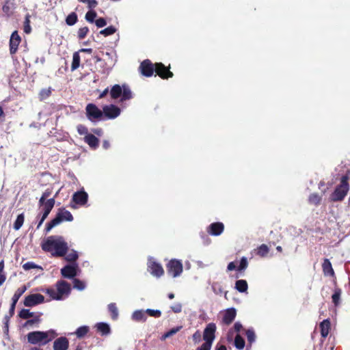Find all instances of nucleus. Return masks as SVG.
I'll return each instance as SVG.
<instances>
[{"mask_svg": "<svg viewBox=\"0 0 350 350\" xmlns=\"http://www.w3.org/2000/svg\"><path fill=\"white\" fill-rule=\"evenodd\" d=\"M212 345L208 343H203L201 347L198 348L196 350H211Z\"/></svg>", "mask_w": 350, "mask_h": 350, "instance_id": "58", "label": "nucleus"}, {"mask_svg": "<svg viewBox=\"0 0 350 350\" xmlns=\"http://www.w3.org/2000/svg\"><path fill=\"white\" fill-rule=\"evenodd\" d=\"M77 14L74 12L70 14L66 19V22L68 25H73L77 23Z\"/></svg>", "mask_w": 350, "mask_h": 350, "instance_id": "44", "label": "nucleus"}, {"mask_svg": "<svg viewBox=\"0 0 350 350\" xmlns=\"http://www.w3.org/2000/svg\"><path fill=\"white\" fill-rule=\"evenodd\" d=\"M95 24L98 28H100L105 27L107 25V21L103 18H99L95 21Z\"/></svg>", "mask_w": 350, "mask_h": 350, "instance_id": "52", "label": "nucleus"}, {"mask_svg": "<svg viewBox=\"0 0 350 350\" xmlns=\"http://www.w3.org/2000/svg\"><path fill=\"white\" fill-rule=\"evenodd\" d=\"M234 340V345L235 347L239 350H242L245 347V340L240 334H236Z\"/></svg>", "mask_w": 350, "mask_h": 350, "instance_id": "25", "label": "nucleus"}, {"mask_svg": "<svg viewBox=\"0 0 350 350\" xmlns=\"http://www.w3.org/2000/svg\"><path fill=\"white\" fill-rule=\"evenodd\" d=\"M26 290L27 287L25 286L18 288L14 294L12 300L14 301V302H17L20 297L25 292Z\"/></svg>", "mask_w": 350, "mask_h": 350, "instance_id": "31", "label": "nucleus"}, {"mask_svg": "<svg viewBox=\"0 0 350 350\" xmlns=\"http://www.w3.org/2000/svg\"><path fill=\"white\" fill-rule=\"evenodd\" d=\"M116 31V28L113 26H109L100 31V34L103 35L104 36H108L113 34Z\"/></svg>", "mask_w": 350, "mask_h": 350, "instance_id": "39", "label": "nucleus"}, {"mask_svg": "<svg viewBox=\"0 0 350 350\" xmlns=\"http://www.w3.org/2000/svg\"><path fill=\"white\" fill-rule=\"evenodd\" d=\"M79 267L77 263L68 265L61 269V273L63 277L66 278H72L77 275Z\"/></svg>", "mask_w": 350, "mask_h": 350, "instance_id": "13", "label": "nucleus"}, {"mask_svg": "<svg viewBox=\"0 0 350 350\" xmlns=\"http://www.w3.org/2000/svg\"><path fill=\"white\" fill-rule=\"evenodd\" d=\"M88 327L81 326L77 329L75 334L79 338H81L85 336L88 332Z\"/></svg>", "mask_w": 350, "mask_h": 350, "instance_id": "45", "label": "nucleus"}, {"mask_svg": "<svg viewBox=\"0 0 350 350\" xmlns=\"http://www.w3.org/2000/svg\"><path fill=\"white\" fill-rule=\"evenodd\" d=\"M182 328L181 326H178V327H174L172 329H171L170 331H168L167 332H166L165 334H164L161 339L162 340H165L166 338L173 336L174 334H176L178 332H179L180 330V329Z\"/></svg>", "mask_w": 350, "mask_h": 350, "instance_id": "33", "label": "nucleus"}, {"mask_svg": "<svg viewBox=\"0 0 350 350\" xmlns=\"http://www.w3.org/2000/svg\"><path fill=\"white\" fill-rule=\"evenodd\" d=\"M122 87L119 85H113L110 91V95L112 98L116 99L122 95Z\"/></svg>", "mask_w": 350, "mask_h": 350, "instance_id": "27", "label": "nucleus"}, {"mask_svg": "<svg viewBox=\"0 0 350 350\" xmlns=\"http://www.w3.org/2000/svg\"><path fill=\"white\" fill-rule=\"evenodd\" d=\"M235 268H236V265H235V264H234V262H230V263L228 264V267H227V269H228V271H232V270H234Z\"/></svg>", "mask_w": 350, "mask_h": 350, "instance_id": "62", "label": "nucleus"}, {"mask_svg": "<svg viewBox=\"0 0 350 350\" xmlns=\"http://www.w3.org/2000/svg\"><path fill=\"white\" fill-rule=\"evenodd\" d=\"M349 189V185L348 183V178L347 176H342L341 178L340 184L336 188L334 192L331 196L332 200H342L347 195Z\"/></svg>", "mask_w": 350, "mask_h": 350, "instance_id": "6", "label": "nucleus"}, {"mask_svg": "<svg viewBox=\"0 0 350 350\" xmlns=\"http://www.w3.org/2000/svg\"><path fill=\"white\" fill-rule=\"evenodd\" d=\"M74 288L79 290L83 291L85 288L86 284L83 281H81L79 279H75L73 280Z\"/></svg>", "mask_w": 350, "mask_h": 350, "instance_id": "40", "label": "nucleus"}, {"mask_svg": "<svg viewBox=\"0 0 350 350\" xmlns=\"http://www.w3.org/2000/svg\"><path fill=\"white\" fill-rule=\"evenodd\" d=\"M146 314L154 318H159L161 316V311L159 310L146 309Z\"/></svg>", "mask_w": 350, "mask_h": 350, "instance_id": "46", "label": "nucleus"}, {"mask_svg": "<svg viewBox=\"0 0 350 350\" xmlns=\"http://www.w3.org/2000/svg\"><path fill=\"white\" fill-rule=\"evenodd\" d=\"M77 131L80 135H87L88 134V129L85 126L79 125L77 126Z\"/></svg>", "mask_w": 350, "mask_h": 350, "instance_id": "56", "label": "nucleus"}, {"mask_svg": "<svg viewBox=\"0 0 350 350\" xmlns=\"http://www.w3.org/2000/svg\"><path fill=\"white\" fill-rule=\"evenodd\" d=\"M247 267V258L245 257H243L241 260L240 265L239 266V270H243L246 269Z\"/></svg>", "mask_w": 350, "mask_h": 350, "instance_id": "54", "label": "nucleus"}, {"mask_svg": "<svg viewBox=\"0 0 350 350\" xmlns=\"http://www.w3.org/2000/svg\"><path fill=\"white\" fill-rule=\"evenodd\" d=\"M86 113L90 120L100 118L103 111L100 110L95 105L88 104L86 107Z\"/></svg>", "mask_w": 350, "mask_h": 350, "instance_id": "12", "label": "nucleus"}, {"mask_svg": "<svg viewBox=\"0 0 350 350\" xmlns=\"http://www.w3.org/2000/svg\"><path fill=\"white\" fill-rule=\"evenodd\" d=\"M212 289L213 292L217 295H221L224 293L222 286L219 282H214L212 284ZM225 297H226L227 292H224Z\"/></svg>", "mask_w": 350, "mask_h": 350, "instance_id": "30", "label": "nucleus"}, {"mask_svg": "<svg viewBox=\"0 0 350 350\" xmlns=\"http://www.w3.org/2000/svg\"><path fill=\"white\" fill-rule=\"evenodd\" d=\"M89 31V29L87 27H81L78 31V37L79 39L84 38Z\"/></svg>", "mask_w": 350, "mask_h": 350, "instance_id": "51", "label": "nucleus"}, {"mask_svg": "<svg viewBox=\"0 0 350 350\" xmlns=\"http://www.w3.org/2000/svg\"><path fill=\"white\" fill-rule=\"evenodd\" d=\"M243 329V325L240 322H236L233 327L230 328L227 334V340L228 342H232L233 340L234 334H239L240 332Z\"/></svg>", "mask_w": 350, "mask_h": 350, "instance_id": "19", "label": "nucleus"}, {"mask_svg": "<svg viewBox=\"0 0 350 350\" xmlns=\"http://www.w3.org/2000/svg\"><path fill=\"white\" fill-rule=\"evenodd\" d=\"M148 269L155 277H160L164 273L163 269L161 265L156 262L152 258H149L148 260Z\"/></svg>", "mask_w": 350, "mask_h": 350, "instance_id": "11", "label": "nucleus"}, {"mask_svg": "<svg viewBox=\"0 0 350 350\" xmlns=\"http://www.w3.org/2000/svg\"><path fill=\"white\" fill-rule=\"evenodd\" d=\"M54 204H55V199L54 198L49 199L44 204V206H43L44 211H45L46 212L50 213L51 211L52 210V208H53Z\"/></svg>", "mask_w": 350, "mask_h": 350, "instance_id": "38", "label": "nucleus"}, {"mask_svg": "<svg viewBox=\"0 0 350 350\" xmlns=\"http://www.w3.org/2000/svg\"><path fill=\"white\" fill-rule=\"evenodd\" d=\"M321 198L317 193H312L309 197V202L313 204H319L321 202Z\"/></svg>", "mask_w": 350, "mask_h": 350, "instance_id": "47", "label": "nucleus"}, {"mask_svg": "<svg viewBox=\"0 0 350 350\" xmlns=\"http://www.w3.org/2000/svg\"><path fill=\"white\" fill-rule=\"evenodd\" d=\"M96 17V13L94 11H89L85 14V19L89 23H93Z\"/></svg>", "mask_w": 350, "mask_h": 350, "instance_id": "50", "label": "nucleus"}, {"mask_svg": "<svg viewBox=\"0 0 350 350\" xmlns=\"http://www.w3.org/2000/svg\"><path fill=\"white\" fill-rule=\"evenodd\" d=\"M5 280V275L4 273H0V286H1Z\"/></svg>", "mask_w": 350, "mask_h": 350, "instance_id": "63", "label": "nucleus"}, {"mask_svg": "<svg viewBox=\"0 0 350 350\" xmlns=\"http://www.w3.org/2000/svg\"><path fill=\"white\" fill-rule=\"evenodd\" d=\"M84 139L91 148H96L98 146V139L92 134H87Z\"/></svg>", "mask_w": 350, "mask_h": 350, "instance_id": "23", "label": "nucleus"}, {"mask_svg": "<svg viewBox=\"0 0 350 350\" xmlns=\"http://www.w3.org/2000/svg\"><path fill=\"white\" fill-rule=\"evenodd\" d=\"M269 252V247L265 245L262 244L257 249V254L258 255L264 257Z\"/></svg>", "mask_w": 350, "mask_h": 350, "instance_id": "42", "label": "nucleus"}, {"mask_svg": "<svg viewBox=\"0 0 350 350\" xmlns=\"http://www.w3.org/2000/svg\"><path fill=\"white\" fill-rule=\"evenodd\" d=\"M167 273L173 278L179 276L183 272V265L180 261L172 260L167 266Z\"/></svg>", "mask_w": 350, "mask_h": 350, "instance_id": "8", "label": "nucleus"}, {"mask_svg": "<svg viewBox=\"0 0 350 350\" xmlns=\"http://www.w3.org/2000/svg\"><path fill=\"white\" fill-rule=\"evenodd\" d=\"M81 1L87 3L90 8H95L97 5L96 0H81Z\"/></svg>", "mask_w": 350, "mask_h": 350, "instance_id": "55", "label": "nucleus"}, {"mask_svg": "<svg viewBox=\"0 0 350 350\" xmlns=\"http://www.w3.org/2000/svg\"><path fill=\"white\" fill-rule=\"evenodd\" d=\"M31 31V28L30 26V20H29V15H27L25 16V20L24 23V31L26 33H29Z\"/></svg>", "mask_w": 350, "mask_h": 350, "instance_id": "49", "label": "nucleus"}, {"mask_svg": "<svg viewBox=\"0 0 350 350\" xmlns=\"http://www.w3.org/2000/svg\"><path fill=\"white\" fill-rule=\"evenodd\" d=\"M24 223V215L23 214H20L18 215L14 224V228L16 230H19L21 226H23Z\"/></svg>", "mask_w": 350, "mask_h": 350, "instance_id": "37", "label": "nucleus"}, {"mask_svg": "<svg viewBox=\"0 0 350 350\" xmlns=\"http://www.w3.org/2000/svg\"><path fill=\"white\" fill-rule=\"evenodd\" d=\"M237 311L234 308L227 309L223 316L222 322L226 325L230 324L235 319Z\"/></svg>", "mask_w": 350, "mask_h": 350, "instance_id": "16", "label": "nucleus"}, {"mask_svg": "<svg viewBox=\"0 0 350 350\" xmlns=\"http://www.w3.org/2000/svg\"><path fill=\"white\" fill-rule=\"evenodd\" d=\"M16 303L17 302H14V301H12V303L10 308V316L9 317H12L14 315Z\"/></svg>", "mask_w": 350, "mask_h": 350, "instance_id": "60", "label": "nucleus"}, {"mask_svg": "<svg viewBox=\"0 0 350 350\" xmlns=\"http://www.w3.org/2000/svg\"><path fill=\"white\" fill-rule=\"evenodd\" d=\"M103 111L109 119H114L120 114V109L113 105L104 106Z\"/></svg>", "mask_w": 350, "mask_h": 350, "instance_id": "14", "label": "nucleus"}, {"mask_svg": "<svg viewBox=\"0 0 350 350\" xmlns=\"http://www.w3.org/2000/svg\"><path fill=\"white\" fill-rule=\"evenodd\" d=\"M96 327L102 335H108L111 332L109 325L106 323H98L96 325Z\"/></svg>", "mask_w": 350, "mask_h": 350, "instance_id": "24", "label": "nucleus"}, {"mask_svg": "<svg viewBox=\"0 0 350 350\" xmlns=\"http://www.w3.org/2000/svg\"><path fill=\"white\" fill-rule=\"evenodd\" d=\"M247 283L245 280H239L235 283V288L241 293L247 292Z\"/></svg>", "mask_w": 350, "mask_h": 350, "instance_id": "26", "label": "nucleus"}, {"mask_svg": "<svg viewBox=\"0 0 350 350\" xmlns=\"http://www.w3.org/2000/svg\"><path fill=\"white\" fill-rule=\"evenodd\" d=\"M108 310L111 313V319L113 320H116L118 317V308L114 303H111L108 305Z\"/></svg>", "mask_w": 350, "mask_h": 350, "instance_id": "28", "label": "nucleus"}, {"mask_svg": "<svg viewBox=\"0 0 350 350\" xmlns=\"http://www.w3.org/2000/svg\"><path fill=\"white\" fill-rule=\"evenodd\" d=\"M19 317L21 319H27L29 318L34 317L33 312H30L29 310L23 309L19 313Z\"/></svg>", "mask_w": 350, "mask_h": 350, "instance_id": "41", "label": "nucleus"}, {"mask_svg": "<svg viewBox=\"0 0 350 350\" xmlns=\"http://www.w3.org/2000/svg\"><path fill=\"white\" fill-rule=\"evenodd\" d=\"M78 256H79L77 251L72 250L66 256L65 259L69 262H75L76 260L78 258Z\"/></svg>", "mask_w": 350, "mask_h": 350, "instance_id": "43", "label": "nucleus"}, {"mask_svg": "<svg viewBox=\"0 0 350 350\" xmlns=\"http://www.w3.org/2000/svg\"><path fill=\"white\" fill-rule=\"evenodd\" d=\"M80 65V55L79 52L74 53L72 55V62L71 65V70H75L79 67Z\"/></svg>", "mask_w": 350, "mask_h": 350, "instance_id": "29", "label": "nucleus"}, {"mask_svg": "<svg viewBox=\"0 0 350 350\" xmlns=\"http://www.w3.org/2000/svg\"><path fill=\"white\" fill-rule=\"evenodd\" d=\"M51 94V89L50 88L43 89L40 92V98L41 100H44L48 98Z\"/></svg>", "mask_w": 350, "mask_h": 350, "instance_id": "48", "label": "nucleus"}, {"mask_svg": "<svg viewBox=\"0 0 350 350\" xmlns=\"http://www.w3.org/2000/svg\"><path fill=\"white\" fill-rule=\"evenodd\" d=\"M21 42V38L18 36L17 31H14L12 33L10 41V53H14L18 48V46Z\"/></svg>", "mask_w": 350, "mask_h": 350, "instance_id": "18", "label": "nucleus"}, {"mask_svg": "<svg viewBox=\"0 0 350 350\" xmlns=\"http://www.w3.org/2000/svg\"><path fill=\"white\" fill-rule=\"evenodd\" d=\"M131 319L134 321L139 322H145L147 320V316L146 310H135L131 314Z\"/></svg>", "mask_w": 350, "mask_h": 350, "instance_id": "20", "label": "nucleus"}, {"mask_svg": "<svg viewBox=\"0 0 350 350\" xmlns=\"http://www.w3.org/2000/svg\"><path fill=\"white\" fill-rule=\"evenodd\" d=\"M88 195L84 191L75 192L72 198V203L70 206L72 208H77V205L83 206L88 202Z\"/></svg>", "mask_w": 350, "mask_h": 350, "instance_id": "7", "label": "nucleus"}, {"mask_svg": "<svg viewBox=\"0 0 350 350\" xmlns=\"http://www.w3.org/2000/svg\"><path fill=\"white\" fill-rule=\"evenodd\" d=\"M193 338L196 342H198L200 339V334L197 332L193 335Z\"/></svg>", "mask_w": 350, "mask_h": 350, "instance_id": "61", "label": "nucleus"}, {"mask_svg": "<svg viewBox=\"0 0 350 350\" xmlns=\"http://www.w3.org/2000/svg\"><path fill=\"white\" fill-rule=\"evenodd\" d=\"M224 229V226L221 222H216L211 224L208 228V232L213 236L220 235Z\"/></svg>", "mask_w": 350, "mask_h": 350, "instance_id": "15", "label": "nucleus"}, {"mask_svg": "<svg viewBox=\"0 0 350 350\" xmlns=\"http://www.w3.org/2000/svg\"><path fill=\"white\" fill-rule=\"evenodd\" d=\"M132 97L130 89L126 85L122 86V98L121 100L130 99Z\"/></svg>", "mask_w": 350, "mask_h": 350, "instance_id": "34", "label": "nucleus"}, {"mask_svg": "<svg viewBox=\"0 0 350 350\" xmlns=\"http://www.w3.org/2000/svg\"><path fill=\"white\" fill-rule=\"evenodd\" d=\"M3 12L7 15L10 14V8L8 5H3Z\"/></svg>", "mask_w": 350, "mask_h": 350, "instance_id": "64", "label": "nucleus"}, {"mask_svg": "<svg viewBox=\"0 0 350 350\" xmlns=\"http://www.w3.org/2000/svg\"><path fill=\"white\" fill-rule=\"evenodd\" d=\"M42 249L49 252L53 256H64L68 250V243L61 236H50L41 244Z\"/></svg>", "mask_w": 350, "mask_h": 350, "instance_id": "1", "label": "nucleus"}, {"mask_svg": "<svg viewBox=\"0 0 350 350\" xmlns=\"http://www.w3.org/2000/svg\"><path fill=\"white\" fill-rule=\"evenodd\" d=\"M341 293H342L341 289L335 288L334 293L332 296V301L334 302L335 306H338L339 304Z\"/></svg>", "mask_w": 350, "mask_h": 350, "instance_id": "32", "label": "nucleus"}, {"mask_svg": "<svg viewBox=\"0 0 350 350\" xmlns=\"http://www.w3.org/2000/svg\"><path fill=\"white\" fill-rule=\"evenodd\" d=\"M44 292L47 294L51 299L63 300L70 295L71 286L67 282L59 280L55 284V288H46Z\"/></svg>", "mask_w": 350, "mask_h": 350, "instance_id": "3", "label": "nucleus"}, {"mask_svg": "<svg viewBox=\"0 0 350 350\" xmlns=\"http://www.w3.org/2000/svg\"><path fill=\"white\" fill-rule=\"evenodd\" d=\"M215 331L216 325L215 323H211L206 325L203 334V339L204 340V342L208 343L211 345H213V342L215 338Z\"/></svg>", "mask_w": 350, "mask_h": 350, "instance_id": "9", "label": "nucleus"}, {"mask_svg": "<svg viewBox=\"0 0 350 350\" xmlns=\"http://www.w3.org/2000/svg\"><path fill=\"white\" fill-rule=\"evenodd\" d=\"M68 348V340L65 337H60L53 342L54 350H67Z\"/></svg>", "mask_w": 350, "mask_h": 350, "instance_id": "17", "label": "nucleus"}, {"mask_svg": "<svg viewBox=\"0 0 350 350\" xmlns=\"http://www.w3.org/2000/svg\"><path fill=\"white\" fill-rule=\"evenodd\" d=\"M44 301V297L42 295L38 293L31 294L25 297L24 305L25 306L31 307L42 304Z\"/></svg>", "mask_w": 350, "mask_h": 350, "instance_id": "10", "label": "nucleus"}, {"mask_svg": "<svg viewBox=\"0 0 350 350\" xmlns=\"http://www.w3.org/2000/svg\"><path fill=\"white\" fill-rule=\"evenodd\" d=\"M323 271L325 275H334V271L332 268V264L328 259H325L323 263Z\"/></svg>", "mask_w": 350, "mask_h": 350, "instance_id": "22", "label": "nucleus"}, {"mask_svg": "<svg viewBox=\"0 0 350 350\" xmlns=\"http://www.w3.org/2000/svg\"><path fill=\"white\" fill-rule=\"evenodd\" d=\"M321 336L325 338L329 334L330 329V321L329 319L323 321L320 324Z\"/></svg>", "mask_w": 350, "mask_h": 350, "instance_id": "21", "label": "nucleus"}, {"mask_svg": "<svg viewBox=\"0 0 350 350\" xmlns=\"http://www.w3.org/2000/svg\"><path fill=\"white\" fill-rule=\"evenodd\" d=\"M40 322V319L39 315H34L32 319L28 320L23 325V327H32L35 324H38Z\"/></svg>", "mask_w": 350, "mask_h": 350, "instance_id": "35", "label": "nucleus"}, {"mask_svg": "<svg viewBox=\"0 0 350 350\" xmlns=\"http://www.w3.org/2000/svg\"><path fill=\"white\" fill-rule=\"evenodd\" d=\"M56 336L55 332L50 329L46 332H31L27 335V338L30 344L44 345L55 338Z\"/></svg>", "mask_w": 350, "mask_h": 350, "instance_id": "4", "label": "nucleus"}, {"mask_svg": "<svg viewBox=\"0 0 350 350\" xmlns=\"http://www.w3.org/2000/svg\"><path fill=\"white\" fill-rule=\"evenodd\" d=\"M245 334H246L247 340L250 344L253 343L255 341L256 334L252 328L247 329L245 331Z\"/></svg>", "mask_w": 350, "mask_h": 350, "instance_id": "36", "label": "nucleus"}, {"mask_svg": "<svg viewBox=\"0 0 350 350\" xmlns=\"http://www.w3.org/2000/svg\"><path fill=\"white\" fill-rule=\"evenodd\" d=\"M142 74L146 77H150L154 71L161 78L166 79L172 77L173 74L170 70L161 63L155 64V68L152 64L148 60H144L140 65Z\"/></svg>", "mask_w": 350, "mask_h": 350, "instance_id": "2", "label": "nucleus"}, {"mask_svg": "<svg viewBox=\"0 0 350 350\" xmlns=\"http://www.w3.org/2000/svg\"><path fill=\"white\" fill-rule=\"evenodd\" d=\"M171 308L174 312L178 313L181 312L182 306L180 304H176L174 306H172Z\"/></svg>", "mask_w": 350, "mask_h": 350, "instance_id": "57", "label": "nucleus"}, {"mask_svg": "<svg viewBox=\"0 0 350 350\" xmlns=\"http://www.w3.org/2000/svg\"><path fill=\"white\" fill-rule=\"evenodd\" d=\"M72 220L73 217L70 211L64 208L59 209L55 217L47 224L46 230L49 232L53 228L64 221H72Z\"/></svg>", "mask_w": 350, "mask_h": 350, "instance_id": "5", "label": "nucleus"}, {"mask_svg": "<svg viewBox=\"0 0 350 350\" xmlns=\"http://www.w3.org/2000/svg\"><path fill=\"white\" fill-rule=\"evenodd\" d=\"M36 267H38V266L31 262H27L23 265V268L25 270H30Z\"/></svg>", "mask_w": 350, "mask_h": 350, "instance_id": "53", "label": "nucleus"}, {"mask_svg": "<svg viewBox=\"0 0 350 350\" xmlns=\"http://www.w3.org/2000/svg\"><path fill=\"white\" fill-rule=\"evenodd\" d=\"M49 213H50L49 212H46L45 211H44L42 218H41L40 222L38 223V228L40 227V226L42 224V223L44 222V221L47 217V216L49 215Z\"/></svg>", "mask_w": 350, "mask_h": 350, "instance_id": "59", "label": "nucleus"}]
</instances>
